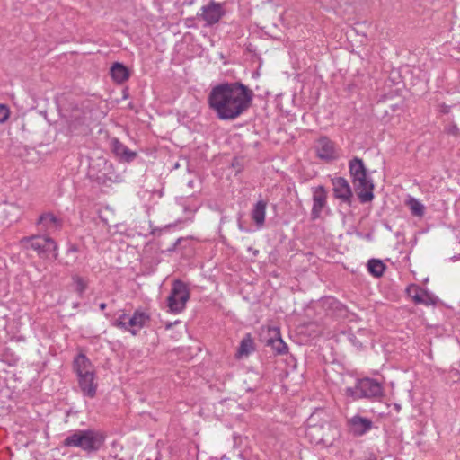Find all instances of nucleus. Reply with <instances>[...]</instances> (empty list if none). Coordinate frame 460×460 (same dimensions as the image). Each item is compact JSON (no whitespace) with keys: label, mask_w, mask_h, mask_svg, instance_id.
I'll return each instance as SVG.
<instances>
[{"label":"nucleus","mask_w":460,"mask_h":460,"mask_svg":"<svg viewBox=\"0 0 460 460\" xmlns=\"http://www.w3.org/2000/svg\"><path fill=\"white\" fill-rule=\"evenodd\" d=\"M407 205L412 215L417 217H422L424 214V206L416 199L411 198Z\"/></svg>","instance_id":"4be33fe9"},{"label":"nucleus","mask_w":460,"mask_h":460,"mask_svg":"<svg viewBox=\"0 0 460 460\" xmlns=\"http://www.w3.org/2000/svg\"><path fill=\"white\" fill-rule=\"evenodd\" d=\"M105 308H106V304L105 303L100 304V309L101 310H104Z\"/></svg>","instance_id":"bb28decb"},{"label":"nucleus","mask_w":460,"mask_h":460,"mask_svg":"<svg viewBox=\"0 0 460 460\" xmlns=\"http://www.w3.org/2000/svg\"><path fill=\"white\" fill-rule=\"evenodd\" d=\"M190 299V292L187 286L181 280H175L170 296L167 298L169 311L174 314L181 313Z\"/></svg>","instance_id":"423d86ee"},{"label":"nucleus","mask_w":460,"mask_h":460,"mask_svg":"<svg viewBox=\"0 0 460 460\" xmlns=\"http://www.w3.org/2000/svg\"><path fill=\"white\" fill-rule=\"evenodd\" d=\"M21 243L24 248H31L37 252L42 258L56 260L58 258V245L49 236L32 235L21 239Z\"/></svg>","instance_id":"20e7f679"},{"label":"nucleus","mask_w":460,"mask_h":460,"mask_svg":"<svg viewBox=\"0 0 460 460\" xmlns=\"http://www.w3.org/2000/svg\"><path fill=\"white\" fill-rule=\"evenodd\" d=\"M111 75L113 80L119 84L125 82L129 76L128 68L120 63H115L111 66Z\"/></svg>","instance_id":"a211bd4d"},{"label":"nucleus","mask_w":460,"mask_h":460,"mask_svg":"<svg viewBox=\"0 0 460 460\" xmlns=\"http://www.w3.org/2000/svg\"><path fill=\"white\" fill-rule=\"evenodd\" d=\"M267 202L259 200L252 210L251 217L258 227H261L265 222Z\"/></svg>","instance_id":"f3484780"},{"label":"nucleus","mask_w":460,"mask_h":460,"mask_svg":"<svg viewBox=\"0 0 460 460\" xmlns=\"http://www.w3.org/2000/svg\"><path fill=\"white\" fill-rule=\"evenodd\" d=\"M364 460H377V458L371 456H369V457H367V458H366Z\"/></svg>","instance_id":"cd10ccee"},{"label":"nucleus","mask_w":460,"mask_h":460,"mask_svg":"<svg viewBox=\"0 0 460 460\" xmlns=\"http://www.w3.org/2000/svg\"><path fill=\"white\" fill-rule=\"evenodd\" d=\"M73 281H74V284H75V292L80 296H82L83 294L84 293L85 289L87 288V281L79 277V276H74L73 277Z\"/></svg>","instance_id":"5701e85b"},{"label":"nucleus","mask_w":460,"mask_h":460,"mask_svg":"<svg viewBox=\"0 0 460 460\" xmlns=\"http://www.w3.org/2000/svg\"><path fill=\"white\" fill-rule=\"evenodd\" d=\"M239 229L242 230V231L244 230V228L243 227V225L241 223H239Z\"/></svg>","instance_id":"c85d7f7f"},{"label":"nucleus","mask_w":460,"mask_h":460,"mask_svg":"<svg viewBox=\"0 0 460 460\" xmlns=\"http://www.w3.org/2000/svg\"><path fill=\"white\" fill-rule=\"evenodd\" d=\"M150 317L146 313L137 310L131 317L128 316L129 332L133 335H137V332L146 325Z\"/></svg>","instance_id":"4468645a"},{"label":"nucleus","mask_w":460,"mask_h":460,"mask_svg":"<svg viewBox=\"0 0 460 460\" xmlns=\"http://www.w3.org/2000/svg\"><path fill=\"white\" fill-rule=\"evenodd\" d=\"M349 431L355 436H362L372 428V421L367 418L355 415L348 420Z\"/></svg>","instance_id":"ddd939ff"},{"label":"nucleus","mask_w":460,"mask_h":460,"mask_svg":"<svg viewBox=\"0 0 460 460\" xmlns=\"http://www.w3.org/2000/svg\"><path fill=\"white\" fill-rule=\"evenodd\" d=\"M253 93L239 83H222L212 87L208 102L209 108L221 120H234L252 105Z\"/></svg>","instance_id":"f257e3e1"},{"label":"nucleus","mask_w":460,"mask_h":460,"mask_svg":"<svg viewBox=\"0 0 460 460\" xmlns=\"http://www.w3.org/2000/svg\"><path fill=\"white\" fill-rule=\"evenodd\" d=\"M349 173L360 201L362 203L371 201L374 198V184L372 180L367 176V170L362 159L355 157L350 160Z\"/></svg>","instance_id":"f03ea898"},{"label":"nucleus","mask_w":460,"mask_h":460,"mask_svg":"<svg viewBox=\"0 0 460 460\" xmlns=\"http://www.w3.org/2000/svg\"><path fill=\"white\" fill-rule=\"evenodd\" d=\"M74 367L77 376L93 374V367L84 354H79L74 360Z\"/></svg>","instance_id":"dca6fc26"},{"label":"nucleus","mask_w":460,"mask_h":460,"mask_svg":"<svg viewBox=\"0 0 460 460\" xmlns=\"http://www.w3.org/2000/svg\"><path fill=\"white\" fill-rule=\"evenodd\" d=\"M313 202L311 216L313 219H316L327 204V193L323 186L313 188Z\"/></svg>","instance_id":"1a4fd4ad"},{"label":"nucleus","mask_w":460,"mask_h":460,"mask_svg":"<svg viewBox=\"0 0 460 460\" xmlns=\"http://www.w3.org/2000/svg\"><path fill=\"white\" fill-rule=\"evenodd\" d=\"M314 148L317 156L326 162H330L338 157L333 142L325 137H320L316 141Z\"/></svg>","instance_id":"6e6552de"},{"label":"nucleus","mask_w":460,"mask_h":460,"mask_svg":"<svg viewBox=\"0 0 460 460\" xmlns=\"http://www.w3.org/2000/svg\"><path fill=\"white\" fill-rule=\"evenodd\" d=\"M201 17L208 25L217 23L223 15V9L219 4L211 1L208 5L202 7Z\"/></svg>","instance_id":"9b49d317"},{"label":"nucleus","mask_w":460,"mask_h":460,"mask_svg":"<svg viewBox=\"0 0 460 460\" xmlns=\"http://www.w3.org/2000/svg\"><path fill=\"white\" fill-rule=\"evenodd\" d=\"M110 146L112 153L122 162L129 163L137 157V153L129 150L118 138H111Z\"/></svg>","instance_id":"f8f14e48"},{"label":"nucleus","mask_w":460,"mask_h":460,"mask_svg":"<svg viewBox=\"0 0 460 460\" xmlns=\"http://www.w3.org/2000/svg\"><path fill=\"white\" fill-rule=\"evenodd\" d=\"M36 225L38 226L40 232L44 234L43 235L49 236L50 234L61 230L63 221L53 213L45 212L39 217Z\"/></svg>","instance_id":"0eeeda50"},{"label":"nucleus","mask_w":460,"mask_h":460,"mask_svg":"<svg viewBox=\"0 0 460 460\" xmlns=\"http://www.w3.org/2000/svg\"><path fill=\"white\" fill-rule=\"evenodd\" d=\"M104 442L103 434L95 429L76 430L67 436L64 446L80 447L84 451H96Z\"/></svg>","instance_id":"7ed1b4c3"},{"label":"nucleus","mask_w":460,"mask_h":460,"mask_svg":"<svg viewBox=\"0 0 460 460\" xmlns=\"http://www.w3.org/2000/svg\"><path fill=\"white\" fill-rule=\"evenodd\" d=\"M274 332H275V335L278 336L279 335V332L277 330H274Z\"/></svg>","instance_id":"7c9ffc66"},{"label":"nucleus","mask_w":460,"mask_h":460,"mask_svg":"<svg viewBox=\"0 0 460 460\" xmlns=\"http://www.w3.org/2000/svg\"><path fill=\"white\" fill-rule=\"evenodd\" d=\"M254 349L253 347V341L250 334H247L241 341L238 351H237V357L243 358L244 356H248L252 350Z\"/></svg>","instance_id":"6ab92c4d"},{"label":"nucleus","mask_w":460,"mask_h":460,"mask_svg":"<svg viewBox=\"0 0 460 460\" xmlns=\"http://www.w3.org/2000/svg\"><path fill=\"white\" fill-rule=\"evenodd\" d=\"M268 345H270L278 354H285L288 351V346L280 337L270 338L268 341Z\"/></svg>","instance_id":"412c9836"},{"label":"nucleus","mask_w":460,"mask_h":460,"mask_svg":"<svg viewBox=\"0 0 460 460\" xmlns=\"http://www.w3.org/2000/svg\"><path fill=\"white\" fill-rule=\"evenodd\" d=\"M332 185L335 197L343 202L350 203L352 190L348 181L342 177H338L332 180Z\"/></svg>","instance_id":"9d476101"},{"label":"nucleus","mask_w":460,"mask_h":460,"mask_svg":"<svg viewBox=\"0 0 460 460\" xmlns=\"http://www.w3.org/2000/svg\"><path fill=\"white\" fill-rule=\"evenodd\" d=\"M9 116V110L5 105L0 104V123L4 122Z\"/></svg>","instance_id":"393cba45"},{"label":"nucleus","mask_w":460,"mask_h":460,"mask_svg":"<svg viewBox=\"0 0 460 460\" xmlns=\"http://www.w3.org/2000/svg\"><path fill=\"white\" fill-rule=\"evenodd\" d=\"M385 268V264L380 260L371 259L367 262V269L375 277L382 276Z\"/></svg>","instance_id":"aec40b11"},{"label":"nucleus","mask_w":460,"mask_h":460,"mask_svg":"<svg viewBox=\"0 0 460 460\" xmlns=\"http://www.w3.org/2000/svg\"><path fill=\"white\" fill-rule=\"evenodd\" d=\"M78 383L84 395L91 398L95 396L97 383L95 382L94 373L78 376Z\"/></svg>","instance_id":"2eb2a0df"},{"label":"nucleus","mask_w":460,"mask_h":460,"mask_svg":"<svg viewBox=\"0 0 460 460\" xmlns=\"http://www.w3.org/2000/svg\"><path fill=\"white\" fill-rule=\"evenodd\" d=\"M346 395L352 399L359 398H377L382 395V386L380 383L371 378H363L358 380L354 387L346 388Z\"/></svg>","instance_id":"39448f33"},{"label":"nucleus","mask_w":460,"mask_h":460,"mask_svg":"<svg viewBox=\"0 0 460 460\" xmlns=\"http://www.w3.org/2000/svg\"><path fill=\"white\" fill-rule=\"evenodd\" d=\"M114 325L119 329L129 332V325L128 324V315L123 314L114 323Z\"/></svg>","instance_id":"b1692460"},{"label":"nucleus","mask_w":460,"mask_h":460,"mask_svg":"<svg viewBox=\"0 0 460 460\" xmlns=\"http://www.w3.org/2000/svg\"><path fill=\"white\" fill-rule=\"evenodd\" d=\"M171 326H172V323H166V329L171 328Z\"/></svg>","instance_id":"c756f323"},{"label":"nucleus","mask_w":460,"mask_h":460,"mask_svg":"<svg viewBox=\"0 0 460 460\" xmlns=\"http://www.w3.org/2000/svg\"><path fill=\"white\" fill-rule=\"evenodd\" d=\"M413 299L418 304H427V302L424 299V294L421 291L420 292H417L413 296Z\"/></svg>","instance_id":"a878e982"}]
</instances>
